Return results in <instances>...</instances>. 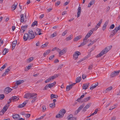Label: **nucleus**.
Returning <instances> with one entry per match:
<instances>
[{
  "instance_id": "1",
  "label": "nucleus",
  "mask_w": 120,
  "mask_h": 120,
  "mask_svg": "<svg viewBox=\"0 0 120 120\" xmlns=\"http://www.w3.org/2000/svg\"><path fill=\"white\" fill-rule=\"evenodd\" d=\"M112 47V46H110L105 48L97 56V57H100L102 56L104 54L106 53L109 50L111 49Z\"/></svg>"
},
{
  "instance_id": "2",
  "label": "nucleus",
  "mask_w": 120,
  "mask_h": 120,
  "mask_svg": "<svg viewBox=\"0 0 120 120\" xmlns=\"http://www.w3.org/2000/svg\"><path fill=\"white\" fill-rule=\"evenodd\" d=\"M11 100H9V101L8 102V104L4 106L3 108L1 110L0 112V115H2L4 114V113L7 110V109L8 108L9 106V104L11 102Z\"/></svg>"
},
{
  "instance_id": "3",
  "label": "nucleus",
  "mask_w": 120,
  "mask_h": 120,
  "mask_svg": "<svg viewBox=\"0 0 120 120\" xmlns=\"http://www.w3.org/2000/svg\"><path fill=\"white\" fill-rule=\"evenodd\" d=\"M66 110L64 109H61L60 110L59 113L57 115L56 117L57 118H61L63 116L64 114L66 113Z\"/></svg>"
},
{
  "instance_id": "4",
  "label": "nucleus",
  "mask_w": 120,
  "mask_h": 120,
  "mask_svg": "<svg viewBox=\"0 0 120 120\" xmlns=\"http://www.w3.org/2000/svg\"><path fill=\"white\" fill-rule=\"evenodd\" d=\"M120 30V25L118 27H115V29L112 31L111 34L110 36L111 37L113 36L116 33L118 30Z\"/></svg>"
},
{
  "instance_id": "5",
  "label": "nucleus",
  "mask_w": 120,
  "mask_h": 120,
  "mask_svg": "<svg viewBox=\"0 0 120 120\" xmlns=\"http://www.w3.org/2000/svg\"><path fill=\"white\" fill-rule=\"evenodd\" d=\"M29 38L30 40L33 39L35 37L34 32L32 30H30L28 31Z\"/></svg>"
},
{
  "instance_id": "6",
  "label": "nucleus",
  "mask_w": 120,
  "mask_h": 120,
  "mask_svg": "<svg viewBox=\"0 0 120 120\" xmlns=\"http://www.w3.org/2000/svg\"><path fill=\"white\" fill-rule=\"evenodd\" d=\"M120 72V70L114 71L110 75V77H112L118 75Z\"/></svg>"
},
{
  "instance_id": "7",
  "label": "nucleus",
  "mask_w": 120,
  "mask_h": 120,
  "mask_svg": "<svg viewBox=\"0 0 120 120\" xmlns=\"http://www.w3.org/2000/svg\"><path fill=\"white\" fill-rule=\"evenodd\" d=\"M81 54V53L79 51H76L73 55V57L75 60H76L78 58V56Z\"/></svg>"
},
{
  "instance_id": "8",
  "label": "nucleus",
  "mask_w": 120,
  "mask_h": 120,
  "mask_svg": "<svg viewBox=\"0 0 120 120\" xmlns=\"http://www.w3.org/2000/svg\"><path fill=\"white\" fill-rule=\"evenodd\" d=\"M12 90V89L9 87H7L5 89L4 91V93L6 94H8Z\"/></svg>"
},
{
  "instance_id": "9",
  "label": "nucleus",
  "mask_w": 120,
  "mask_h": 120,
  "mask_svg": "<svg viewBox=\"0 0 120 120\" xmlns=\"http://www.w3.org/2000/svg\"><path fill=\"white\" fill-rule=\"evenodd\" d=\"M93 30H92V29L91 30L89 31L88 33L85 36V38L87 39L88 38H89L93 33Z\"/></svg>"
},
{
  "instance_id": "10",
  "label": "nucleus",
  "mask_w": 120,
  "mask_h": 120,
  "mask_svg": "<svg viewBox=\"0 0 120 120\" xmlns=\"http://www.w3.org/2000/svg\"><path fill=\"white\" fill-rule=\"evenodd\" d=\"M41 30L37 28L34 31V33L35 35H40L42 34L41 33Z\"/></svg>"
},
{
  "instance_id": "11",
  "label": "nucleus",
  "mask_w": 120,
  "mask_h": 120,
  "mask_svg": "<svg viewBox=\"0 0 120 120\" xmlns=\"http://www.w3.org/2000/svg\"><path fill=\"white\" fill-rule=\"evenodd\" d=\"M84 106V105L83 104H82V105H80L79 107L78 108V109L75 111V114H77L80 111Z\"/></svg>"
},
{
  "instance_id": "12",
  "label": "nucleus",
  "mask_w": 120,
  "mask_h": 120,
  "mask_svg": "<svg viewBox=\"0 0 120 120\" xmlns=\"http://www.w3.org/2000/svg\"><path fill=\"white\" fill-rule=\"evenodd\" d=\"M13 118L15 120H18L19 119L20 116L17 114H13L12 116Z\"/></svg>"
},
{
  "instance_id": "13",
  "label": "nucleus",
  "mask_w": 120,
  "mask_h": 120,
  "mask_svg": "<svg viewBox=\"0 0 120 120\" xmlns=\"http://www.w3.org/2000/svg\"><path fill=\"white\" fill-rule=\"evenodd\" d=\"M28 100L25 101L22 104L19 105L18 106V107L19 108H22L25 106L26 104L28 102Z\"/></svg>"
},
{
  "instance_id": "14",
  "label": "nucleus",
  "mask_w": 120,
  "mask_h": 120,
  "mask_svg": "<svg viewBox=\"0 0 120 120\" xmlns=\"http://www.w3.org/2000/svg\"><path fill=\"white\" fill-rule=\"evenodd\" d=\"M67 51V49L66 48H64L63 49L60 51L59 53V54L61 55H63Z\"/></svg>"
},
{
  "instance_id": "15",
  "label": "nucleus",
  "mask_w": 120,
  "mask_h": 120,
  "mask_svg": "<svg viewBox=\"0 0 120 120\" xmlns=\"http://www.w3.org/2000/svg\"><path fill=\"white\" fill-rule=\"evenodd\" d=\"M19 99V98L16 96H14L11 98L9 99V100H13V101H15L18 100Z\"/></svg>"
},
{
  "instance_id": "16",
  "label": "nucleus",
  "mask_w": 120,
  "mask_h": 120,
  "mask_svg": "<svg viewBox=\"0 0 120 120\" xmlns=\"http://www.w3.org/2000/svg\"><path fill=\"white\" fill-rule=\"evenodd\" d=\"M18 3L16 2H15L14 4L11 6V11H13L16 8Z\"/></svg>"
},
{
  "instance_id": "17",
  "label": "nucleus",
  "mask_w": 120,
  "mask_h": 120,
  "mask_svg": "<svg viewBox=\"0 0 120 120\" xmlns=\"http://www.w3.org/2000/svg\"><path fill=\"white\" fill-rule=\"evenodd\" d=\"M27 39L30 40V39L29 38V36L27 33L25 34L23 36V40L24 41H26Z\"/></svg>"
},
{
  "instance_id": "18",
  "label": "nucleus",
  "mask_w": 120,
  "mask_h": 120,
  "mask_svg": "<svg viewBox=\"0 0 120 120\" xmlns=\"http://www.w3.org/2000/svg\"><path fill=\"white\" fill-rule=\"evenodd\" d=\"M89 86V83H86L84 84L82 86L83 89L86 90L87 89Z\"/></svg>"
},
{
  "instance_id": "19",
  "label": "nucleus",
  "mask_w": 120,
  "mask_h": 120,
  "mask_svg": "<svg viewBox=\"0 0 120 120\" xmlns=\"http://www.w3.org/2000/svg\"><path fill=\"white\" fill-rule=\"evenodd\" d=\"M91 105V103L87 104L86 106L83 108V110L85 111H86V109L89 108Z\"/></svg>"
},
{
  "instance_id": "20",
  "label": "nucleus",
  "mask_w": 120,
  "mask_h": 120,
  "mask_svg": "<svg viewBox=\"0 0 120 120\" xmlns=\"http://www.w3.org/2000/svg\"><path fill=\"white\" fill-rule=\"evenodd\" d=\"M24 98L26 99H30V93L26 94L24 96Z\"/></svg>"
},
{
  "instance_id": "21",
  "label": "nucleus",
  "mask_w": 120,
  "mask_h": 120,
  "mask_svg": "<svg viewBox=\"0 0 120 120\" xmlns=\"http://www.w3.org/2000/svg\"><path fill=\"white\" fill-rule=\"evenodd\" d=\"M109 21L107 20L104 23V25H103V26L102 27V30L103 31H104L105 30L106 26L107 25L108 23L109 22Z\"/></svg>"
},
{
  "instance_id": "22",
  "label": "nucleus",
  "mask_w": 120,
  "mask_h": 120,
  "mask_svg": "<svg viewBox=\"0 0 120 120\" xmlns=\"http://www.w3.org/2000/svg\"><path fill=\"white\" fill-rule=\"evenodd\" d=\"M37 94L34 93H30V99L35 98L37 96Z\"/></svg>"
},
{
  "instance_id": "23",
  "label": "nucleus",
  "mask_w": 120,
  "mask_h": 120,
  "mask_svg": "<svg viewBox=\"0 0 120 120\" xmlns=\"http://www.w3.org/2000/svg\"><path fill=\"white\" fill-rule=\"evenodd\" d=\"M98 83L97 82L96 84L94 85L93 84L91 85L90 87V90H93L94 88H95L98 85Z\"/></svg>"
},
{
  "instance_id": "24",
  "label": "nucleus",
  "mask_w": 120,
  "mask_h": 120,
  "mask_svg": "<svg viewBox=\"0 0 120 120\" xmlns=\"http://www.w3.org/2000/svg\"><path fill=\"white\" fill-rule=\"evenodd\" d=\"M95 0H91L90 2L88 4V7L90 8L91 6L94 4Z\"/></svg>"
},
{
  "instance_id": "25",
  "label": "nucleus",
  "mask_w": 120,
  "mask_h": 120,
  "mask_svg": "<svg viewBox=\"0 0 120 120\" xmlns=\"http://www.w3.org/2000/svg\"><path fill=\"white\" fill-rule=\"evenodd\" d=\"M17 43V41H14L13 42L12 45V50H13L14 49Z\"/></svg>"
},
{
  "instance_id": "26",
  "label": "nucleus",
  "mask_w": 120,
  "mask_h": 120,
  "mask_svg": "<svg viewBox=\"0 0 120 120\" xmlns=\"http://www.w3.org/2000/svg\"><path fill=\"white\" fill-rule=\"evenodd\" d=\"M24 82V81L23 80H17L16 81V83L18 86L23 83Z\"/></svg>"
},
{
  "instance_id": "27",
  "label": "nucleus",
  "mask_w": 120,
  "mask_h": 120,
  "mask_svg": "<svg viewBox=\"0 0 120 120\" xmlns=\"http://www.w3.org/2000/svg\"><path fill=\"white\" fill-rule=\"evenodd\" d=\"M28 25H26L24 26H22L21 29L22 30H23L22 33H23L25 30V29H26Z\"/></svg>"
},
{
  "instance_id": "28",
  "label": "nucleus",
  "mask_w": 120,
  "mask_h": 120,
  "mask_svg": "<svg viewBox=\"0 0 120 120\" xmlns=\"http://www.w3.org/2000/svg\"><path fill=\"white\" fill-rule=\"evenodd\" d=\"M78 12H77V18L79 17L80 16V15L81 11V8L79 7L78 9Z\"/></svg>"
},
{
  "instance_id": "29",
  "label": "nucleus",
  "mask_w": 120,
  "mask_h": 120,
  "mask_svg": "<svg viewBox=\"0 0 120 120\" xmlns=\"http://www.w3.org/2000/svg\"><path fill=\"white\" fill-rule=\"evenodd\" d=\"M56 83V82L55 81L51 84H48V85H49V88H51L55 85Z\"/></svg>"
},
{
  "instance_id": "30",
  "label": "nucleus",
  "mask_w": 120,
  "mask_h": 120,
  "mask_svg": "<svg viewBox=\"0 0 120 120\" xmlns=\"http://www.w3.org/2000/svg\"><path fill=\"white\" fill-rule=\"evenodd\" d=\"M58 97V96L56 94H52L51 95V99H53V98H57Z\"/></svg>"
},
{
  "instance_id": "31",
  "label": "nucleus",
  "mask_w": 120,
  "mask_h": 120,
  "mask_svg": "<svg viewBox=\"0 0 120 120\" xmlns=\"http://www.w3.org/2000/svg\"><path fill=\"white\" fill-rule=\"evenodd\" d=\"M32 65L31 64H30L27 67H26L25 68V71H28L29 69L31 68Z\"/></svg>"
},
{
  "instance_id": "32",
  "label": "nucleus",
  "mask_w": 120,
  "mask_h": 120,
  "mask_svg": "<svg viewBox=\"0 0 120 120\" xmlns=\"http://www.w3.org/2000/svg\"><path fill=\"white\" fill-rule=\"evenodd\" d=\"M81 80V77H77L75 80V81L76 83L79 82Z\"/></svg>"
},
{
  "instance_id": "33",
  "label": "nucleus",
  "mask_w": 120,
  "mask_h": 120,
  "mask_svg": "<svg viewBox=\"0 0 120 120\" xmlns=\"http://www.w3.org/2000/svg\"><path fill=\"white\" fill-rule=\"evenodd\" d=\"M20 21L21 22H23L24 20V17L23 14L20 15Z\"/></svg>"
},
{
  "instance_id": "34",
  "label": "nucleus",
  "mask_w": 120,
  "mask_h": 120,
  "mask_svg": "<svg viewBox=\"0 0 120 120\" xmlns=\"http://www.w3.org/2000/svg\"><path fill=\"white\" fill-rule=\"evenodd\" d=\"M83 42L85 45L88 42L89 40L87 38H85L83 39Z\"/></svg>"
},
{
  "instance_id": "35",
  "label": "nucleus",
  "mask_w": 120,
  "mask_h": 120,
  "mask_svg": "<svg viewBox=\"0 0 120 120\" xmlns=\"http://www.w3.org/2000/svg\"><path fill=\"white\" fill-rule=\"evenodd\" d=\"M72 88V86L71 85L67 86L66 87V91H69Z\"/></svg>"
},
{
  "instance_id": "36",
  "label": "nucleus",
  "mask_w": 120,
  "mask_h": 120,
  "mask_svg": "<svg viewBox=\"0 0 120 120\" xmlns=\"http://www.w3.org/2000/svg\"><path fill=\"white\" fill-rule=\"evenodd\" d=\"M55 103L54 102H53L52 103L50 104L49 106L50 107L53 108L55 107Z\"/></svg>"
},
{
  "instance_id": "37",
  "label": "nucleus",
  "mask_w": 120,
  "mask_h": 120,
  "mask_svg": "<svg viewBox=\"0 0 120 120\" xmlns=\"http://www.w3.org/2000/svg\"><path fill=\"white\" fill-rule=\"evenodd\" d=\"M7 64V63H5V64L3 66L1 67L0 69V70L1 71L3 70L6 66Z\"/></svg>"
},
{
  "instance_id": "38",
  "label": "nucleus",
  "mask_w": 120,
  "mask_h": 120,
  "mask_svg": "<svg viewBox=\"0 0 120 120\" xmlns=\"http://www.w3.org/2000/svg\"><path fill=\"white\" fill-rule=\"evenodd\" d=\"M38 22L37 21H35L34 22H33L31 25L32 27H33L35 25L37 26Z\"/></svg>"
},
{
  "instance_id": "39",
  "label": "nucleus",
  "mask_w": 120,
  "mask_h": 120,
  "mask_svg": "<svg viewBox=\"0 0 120 120\" xmlns=\"http://www.w3.org/2000/svg\"><path fill=\"white\" fill-rule=\"evenodd\" d=\"M50 50H47L43 54L44 56H45L46 55L50 53Z\"/></svg>"
},
{
  "instance_id": "40",
  "label": "nucleus",
  "mask_w": 120,
  "mask_h": 120,
  "mask_svg": "<svg viewBox=\"0 0 120 120\" xmlns=\"http://www.w3.org/2000/svg\"><path fill=\"white\" fill-rule=\"evenodd\" d=\"M112 89V86H111L108 88H107L105 91L106 92H107L111 90Z\"/></svg>"
},
{
  "instance_id": "41",
  "label": "nucleus",
  "mask_w": 120,
  "mask_h": 120,
  "mask_svg": "<svg viewBox=\"0 0 120 120\" xmlns=\"http://www.w3.org/2000/svg\"><path fill=\"white\" fill-rule=\"evenodd\" d=\"M8 51V49L6 48H4L3 51V54L5 55Z\"/></svg>"
},
{
  "instance_id": "42",
  "label": "nucleus",
  "mask_w": 120,
  "mask_h": 120,
  "mask_svg": "<svg viewBox=\"0 0 120 120\" xmlns=\"http://www.w3.org/2000/svg\"><path fill=\"white\" fill-rule=\"evenodd\" d=\"M11 69V67L10 66L8 67V69H6L4 72L5 73V74H6L8 72L10 71Z\"/></svg>"
},
{
  "instance_id": "43",
  "label": "nucleus",
  "mask_w": 120,
  "mask_h": 120,
  "mask_svg": "<svg viewBox=\"0 0 120 120\" xmlns=\"http://www.w3.org/2000/svg\"><path fill=\"white\" fill-rule=\"evenodd\" d=\"M91 97H88L85 98L84 100V101L85 102H87L89 100L90 98Z\"/></svg>"
},
{
  "instance_id": "44",
  "label": "nucleus",
  "mask_w": 120,
  "mask_h": 120,
  "mask_svg": "<svg viewBox=\"0 0 120 120\" xmlns=\"http://www.w3.org/2000/svg\"><path fill=\"white\" fill-rule=\"evenodd\" d=\"M72 38V36L71 35H70L69 36L67 37L66 38V40L67 41H68L71 40Z\"/></svg>"
},
{
  "instance_id": "45",
  "label": "nucleus",
  "mask_w": 120,
  "mask_h": 120,
  "mask_svg": "<svg viewBox=\"0 0 120 120\" xmlns=\"http://www.w3.org/2000/svg\"><path fill=\"white\" fill-rule=\"evenodd\" d=\"M52 79H51V77L49 78L48 79H47L45 81V83H47L48 82H49V81H51L52 80Z\"/></svg>"
},
{
  "instance_id": "46",
  "label": "nucleus",
  "mask_w": 120,
  "mask_h": 120,
  "mask_svg": "<svg viewBox=\"0 0 120 120\" xmlns=\"http://www.w3.org/2000/svg\"><path fill=\"white\" fill-rule=\"evenodd\" d=\"M48 43H49L48 42H46L45 43V44L42 45L41 46V47L42 48H43L44 47H46L48 45Z\"/></svg>"
},
{
  "instance_id": "47",
  "label": "nucleus",
  "mask_w": 120,
  "mask_h": 120,
  "mask_svg": "<svg viewBox=\"0 0 120 120\" xmlns=\"http://www.w3.org/2000/svg\"><path fill=\"white\" fill-rule=\"evenodd\" d=\"M42 111L43 112H45L46 110V106L45 105H43L42 106Z\"/></svg>"
},
{
  "instance_id": "48",
  "label": "nucleus",
  "mask_w": 120,
  "mask_h": 120,
  "mask_svg": "<svg viewBox=\"0 0 120 120\" xmlns=\"http://www.w3.org/2000/svg\"><path fill=\"white\" fill-rule=\"evenodd\" d=\"M58 77V76L56 74L55 75H54L53 76H52L51 77L52 80H53L55 79L56 78H57Z\"/></svg>"
},
{
  "instance_id": "49",
  "label": "nucleus",
  "mask_w": 120,
  "mask_h": 120,
  "mask_svg": "<svg viewBox=\"0 0 120 120\" xmlns=\"http://www.w3.org/2000/svg\"><path fill=\"white\" fill-rule=\"evenodd\" d=\"M99 27V26H98L97 25H96L95 27V28H92V30H93V31H94V30H97V29Z\"/></svg>"
},
{
  "instance_id": "50",
  "label": "nucleus",
  "mask_w": 120,
  "mask_h": 120,
  "mask_svg": "<svg viewBox=\"0 0 120 120\" xmlns=\"http://www.w3.org/2000/svg\"><path fill=\"white\" fill-rule=\"evenodd\" d=\"M80 37L79 36H77L74 39V41H76L80 39Z\"/></svg>"
},
{
  "instance_id": "51",
  "label": "nucleus",
  "mask_w": 120,
  "mask_h": 120,
  "mask_svg": "<svg viewBox=\"0 0 120 120\" xmlns=\"http://www.w3.org/2000/svg\"><path fill=\"white\" fill-rule=\"evenodd\" d=\"M56 35V32H55L53 34H52L51 35V37L53 38L55 37Z\"/></svg>"
},
{
  "instance_id": "52",
  "label": "nucleus",
  "mask_w": 120,
  "mask_h": 120,
  "mask_svg": "<svg viewBox=\"0 0 120 120\" xmlns=\"http://www.w3.org/2000/svg\"><path fill=\"white\" fill-rule=\"evenodd\" d=\"M68 30H67L65 31L62 34V35L64 36L67 33Z\"/></svg>"
},
{
  "instance_id": "53",
  "label": "nucleus",
  "mask_w": 120,
  "mask_h": 120,
  "mask_svg": "<svg viewBox=\"0 0 120 120\" xmlns=\"http://www.w3.org/2000/svg\"><path fill=\"white\" fill-rule=\"evenodd\" d=\"M4 96L3 94L0 95V99H2L4 98Z\"/></svg>"
},
{
  "instance_id": "54",
  "label": "nucleus",
  "mask_w": 120,
  "mask_h": 120,
  "mask_svg": "<svg viewBox=\"0 0 120 120\" xmlns=\"http://www.w3.org/2000/svg\"><path fill=\"white\" fill-rule=\"evenodd\" d=\"M68 118H73L74 119H76V118L74 117H73V115L72 114H70L68 116Z\"/></svg>"
},
{
  "instance_id": "55",
  "label": "nucleus",
  "mask_w": 120,
  "mask_h": 120,
  "mask_svg": "<svg viewBox=\"0 0 120 120\" xmlns=\"http://www.w3.org/2000/svg\"><path fill=\"white\" fill-rule=\"evenodd\" d=\"M33 60V57H31L27 60V61L29 62Z\"/></svg>"
},
{
  "instance_id": "56",
  "label": "nucleus",
  "mask_w": 120,
  "mask_h": 120,
  "mask_svg": "<svg viewBox=\"0 0 120 120\" xmlns=\"http://www.w3.org/2000/svg\"><path fill=\"white\" fill-rule=\"evenodd\" d=\"M93 64H91L88 66V69L89 70H91L93 67Z\"/></svg>"
},
{
  "instance_id": "57",
  "label": "nucleus",
  "mask_w": 120,
  "mask_h": 120,
  "mask_svg": "<svg viewBox=\"0 0 120 120\" xmlns=\"http://www.w3.org/2000/svg\"><path fill=\"white\" fill-rule=\"evenodd\" d=\"M102 19H101L100 21H99V22L97 24V25L98 26H100L101 24L102 23Z\"/></svg>"
},
{
  "instance_id": "58",
  "label": "nucleus",
  "mask_w": 120,
  "mask_h": 120,
  "mask_svg": "<svg viewBox=\"0 0 120 120\" xmlns=\"http://www.w3.org/2000/svg\"><path fill=\"white\" fill-rule=\"evenodd\" d=\"M63 64H62L61 65H60L58 67V69H61L63 67Z\"/></svg>"
},
{
  "instance_id": "59",
  "label": "nucleus",
  "mask_w": 120,
  "mask_h": 120,
  "mask_svg": "<svg viewBox=\"0 0 120 120\" xmlns=\"http://www.w3.org/2000/svg\"><path fill=\"white\" fill-rule=\"evenodd\" d=\"M25 117L27 118H29L30 116V114H25Z\"/></svg>"
},
{
  "instance_id": "60",
  "label": "nucleus",
  "mask_w": 120,
  "mask_h": 120,
  "mask_svg": "<svg viewBox=\"0 0 120 120\" xmlns=\"http://www.w3.org/2000/svg\"><path fill=\"white\" fill-rule=\"evenodd\" d=\"M115 27V25L113 24H112L110 27V29H113Z\"/></svg>"
},
{
  "instance_id": "61",
  "label": "nucleus",
  "mask_w": 120,
  "mask_h": 120,
  "mask_svg": "<svg viewBox=\"0 0 120 120\" xmlns=\"http://www.w3.org/2000/svg\"><path fill=\"white\" fill-rule=\"evenodd\" d=\"M85 44H84V43L83 42L81 43L80 44V45L79 46V47H81L82 46L84 45H85Z\"/></svg>"
},
{
  "instance_id": "62",
  "label": "nucleus",
  "mask_w": 120,
  "mask_h": 120,
  "mask_svg": "<svg viewBox=\"0 0 120 120\" xmlns=\"http://www.w3.org/2000/svg\"><path fill=\"white\" fill-rule=\"evenodd\" d=\"M52 8H49L47 10V12H49L50 11L52 10Z\"/></svg>"
},
{
  "instance_id": "63",
  "label": "nucleus",
  "mask_w": 120,
  "mask_h": 120,
  "mask_svg": "<svg viewBox=\"0 0 120 120\" xmlns=\"http://www.w3.org/2000/svg\"><path fill=\"white\" fill-rule=\"evenodd\" d=\"M18 85L16 83L14 86L12 87L13 88L16 89L18 87Z\"/></svg>"
},
{
  "instance_id": "64",
  "label": "nucleus",
  "mask_w": 120,
  "mask_h": 120,
  "mask_svg": "<svg viewBox=\"0 0 120 120\" xmlns=\"http://www.w3.org/2000/svg\"><path fill=\"white\" fill-rule=\"evenodd\" d=\"M48 87H49V85L48 84H47L45 87V88L43 90H46Z\"/></svg>"
}]
</instances>
